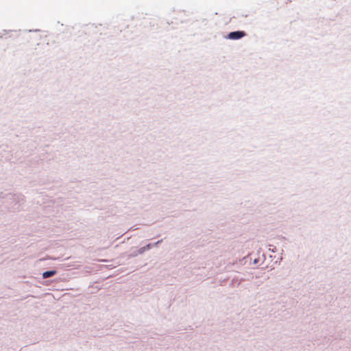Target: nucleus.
<instances>
[{
	"instance_id": "nucleus-1",
	"label": "nucleus",
	"mask_w": 351,
	"mask_h": 351,
	"mask_svg": "<svg viewBox=\"0 0 351 351\" xmlns=\"http://www.w3.org/2000/svg\"><path fill=\"white\" fill-rule=\"evenodd\" d=\"M245 35L246 34L243 31L232 32L229 33L228 38L231 40H238L244 37Z\"/></svg>"
},
{
	"instance_id": "nucleus-2",
	"label": "nucleus",
	"mask_w": 351,
	"mask_h": 351,
	"mask_svg": "<svg viewBox=\"0 0 351 351\" xmlns=\"http://www.w3.org/2000/svg\"><path fill=\"white\" fill-rule=\"evenodd\" d=\"M56 274V271H55V270L47 271L43 274V278H47L54 276Z\"/></svg>"
}]
</instances>
